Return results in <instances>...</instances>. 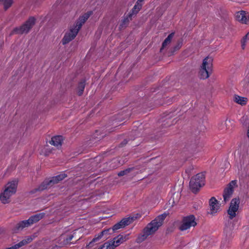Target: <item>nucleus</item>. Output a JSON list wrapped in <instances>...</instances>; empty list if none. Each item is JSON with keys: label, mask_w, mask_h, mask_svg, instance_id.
Masks as SVG:
<instances>
[{"label": "nucleus", "mask_w": 249, "mask_h": 249, "mask_svg": "<svg viewBox=\"0 0 249 249\" xmlns=\"http://www.w3.org/2000/svg\"><path fill=\"white\" fill-rule=\"evenodd\" d=\"M33 240V238L31 237H27L25 239L22 240L20 242L15 245V248L18 249L24 245L30 243Z\"/></svg>", "instance_id": "nucleus-20"}, {"label": "nucleus", "mask_w": 249, "mask_h": 249, "mask_svg": "<svg viewBox=\"0 0 249 249\" xmlns=\"http://www.w3.org/2000/svg\"><path fill=\"white\" fill-rule=\"evenodd\" d=\"M110 230V229H107V230H104V231H102L98 235H96L95 237L92 239V240L89 243L88 246H89V247H92L93 246L92 244L93 243L100 240L104 235L107 234Z\"/></svg>", "instance_id": "nucleus-19"}, {"label": "nucleus", "mask_w": 249, "mask_h": 249, "mask_svg": "<svg viewBox=\"0 0 249 249\" xmlns=\"http://www.w3.org/2000/svg\"><path fill=\"white\" fill-rule=\"evenodd\" d=\"M130 170H131V169L129 168V169H127L126 170L122 171L120 172L119 173H118V175L119 176H124L125 175H126L128 173H129Z\"/></svg>", "instance_id": "nucleus-27"}, {"label": "nucleus", "mask_w": 249, "mask_h": 249, "mask_svg": "<svg viewBox=\"0 0 249 249\" xmlns=\"http://www.w3.org/2000/svg\"><path fill=\"white\" fill-rule=\"evenodd\" d=\"M197 225L195 216L191 214L183 217L179 226V230L184 231L195 227Z\"/></svg>", "instance_id": "nucleus-6"}, {"label": "nucleus", "mask_w": 249, "mask_h": 249, "mask_svg": "<svg viewBox=\"0 0 249 249\" xmlns=\"http://www.w3.org/2000/svg\"><path fill=\"white\" fill-rule=\"evenodd\" d=\"M107 238H108V237H106L105 238V239H107Z\"/></svg>", "instance_id": "nucleus-30"}, {"label": "nucleus", "mask_w": 249, "mask_h": 249, "mask_svg": "<svg viewBox=\"0 0 249 249\" xmlns=\"http://www.w3.org/2000/svg\"><path fill=\"white\" fill-rule=\"evenodd\" d=\"M166 216L167 214L165 213L159 215L149 223L143 229L142 234L138 237L136 240L137 242L141 243L145 240L148 236L154 234L162 225Z\"/></svg>", "instance_id": "nucleus-1"}, {"label": "nucleus", "mask_w": 249, "mask_h": 249, "mask_svg": "<svg viewBox=\"0 0 249 249\" xmlns=\"http://www.w3.org/2000/svg\"><path fill=\"white\" fill-rule=\"evenodd\" d=\"M91 14L92 12L89 11L79 18L76 24L71 27L70 31L65 34L62 40L63 44L68 43L76 36L83 24L85 23Z\"/></svg>", "instance_id": "nucleus-3"}, {"label": "nucleus", "mask_w": 249, "mask_h": 249, "mask_svg": "<svg viewBox=\"0 0 249 249\" xmlns=\"http://www.w3.org/2000/svg\"><path fill=\"white\" fill-rule=\"evenodd\" d=\"M236 19L242 24H249V12L245 11H240L236 13Z\"/></svg>", "instance_id": "nucleus-11"}, {"label": "nucleus", "mask_w": 249, "mask_h": 249, "mask_svg": "<svg viewBox=\"0 0 249 249\" xmlns=\"http://www.w3.org/2000/svg\"><path fill=\"white\" fill-rule=\"evenodd\" d=\"M233 101L236 104L243 106L246 105L247 104L248 99L246 97L240 96L235 94L233 96Z\"/></svg>", "instance_id": "nucleus-17"}, {"label": "nucleus", "mask_w": 249, "mask_h": 249, "mask_svg": "<svg viewBox=\"0 0 249 249\" xmlns=\"http://www.w3.org/2000/svg\"><path fill=\"white\" fill-rule=\"evenodd\" d=\"M128 236L129 234L125 235L124 236L119 235L117 237L114 238L112 240L109 241L111 244V245L113 246V249L120 245L124 241L128 240Z\"/></svg>", "instance_id": "nucleus-12"}, {"label": "nucleus", "mask_w": 249, "mask_h": 249, "mask_svg": "<svg viewBox=\"0 0 249 249\" xmlns=\"http://www.w3.org/2000/svg\"><path fill=\"white\" fill-rule=\"evenodd\" d=\"M236 180H232L227 185V187L224 189L223 193V198L225 202L228 201L233 192V188L236 186Z\"/></svg>", "instance_id": "nucleus-10"}, {"label": "nucleus", "mask_w": 249, "mask_h": 249, "mask_svg": "<svg viewBox=\"0 0 249 249\" xmlns=\"http://www.w3.org/2000/svg\"><path fill=\"white\" fill-rule=\"evenodd\" d=\"M35 23V18L30 17L28 20L19 28H17L14 30V32L18 34L27 33Z\"/></svg>", "instance_id": "nucleus-8"}, {"label": "nucleus", "mask_w": 249, "mask_h": 249, "mask_svg": "<svg viewBox=\"0 0 249 249\" xmlns=\"http://www.w3.org/2000/svg\"><path fill=\"white\" fill-rule=\"evenodd\" d=\"M213 66L212 57L208 56L203 60L199 71V75L201 79H206L210 77L213 71Z\"/></svg>", "instance_id": "nucleus-4"}, {"label": "nucleus", "mask_w": 249, "mask_h": 249, "mask_svg": "<svg viewBox=\"0 0 249 249\" xmlns=\"http://www.w3.org/2000/svg\"><path fill=\"white\" fill-rule=\"evenodd\" d=\"M210 213L212 214L216 213L220 208L219 204L214 197H212L209 201Z\"/></svg>", "instance_id": "nucleus-13"}, {"label": "nucleus", "mask_w": 249, "mask_h": 249, "mask_svg": "<svg viewBox=\"0 0 249 249\" xmlns=\"http://www.w3.org/2000/svg\"><path fill=\"white\" fill-rule=\"evenodd\" d=\"M141 8V5H139L138 3H136L132 10V13L128 15V18H126L124 19L123 24L120 25L121 28L123 27L124 24H125L128 21V18H130L133 15H136L137 13H138Z\"/></svg>", "instance_id": "nucleus-16"}, {"label": "nucleus", "mask_w": 249, "mask_h": 249, "mask_svg": "<svg viewBox=\"0 0 249 249\" xmlns=\"http://www.w3.org/2000/svg\"><path fill=\"white\" fill-rule=\"evenodd\" d=\"M132 220V218L130 217L123 219L119 223L113 226L112 231H115L120 228L124 227L125 226L129 225L131 222Z\"/></svg>", "instance_id": "nucleus-15"}, {"label": "nucleus", "mask_w": 249, "mask_h": 249, "mask_svg": "<svg viewBox=\"0 0 249 249\" xmlns=\"http://www.w3.org/2000/svg\"><path fill=\"white\" fill-rule=\"evenodd\" d=\"M72 238H73V236L72 235L70 236L69 238H67L66 239V242H68L70 241L72 239Z\"/></svg>", "instance_id": "nucleus-29"}, {"label": "nucleus", "mask_w": 249, "mask_h": 249, "mask_svg": "<svg viewBox=\"0 0 249 249\" xmlns=\"http://www.w3.org/2000/svg\"><path fill=\"white\" fill-rule=\"evenodd\" d=\"M63 138L61 136H54L52 138L50 143L54 146L58 147L61 145Z\"/></svg>", "instance_id": "nucleus-18"}, {"label": "nucleus", "mask_w": 249, "mask_h": 249, "mask_svg": "<svg viewBox=\"0 0 249 249\" xmlns=\"http://www.w3.org/2000/svg\"><path fill=\"white\" fill-rule=\"evenodd\" d=\"M18 180L14 179L8 182L0 194V200L3 204H8L11 201V197L17 192Z\"/></svg>", "instance_id": "nucleus-2"}, {"label": "nucleus", "mask_w": 249, "mask_h": 249, "mask_svg": "<svg viewBox=\"0 0 249 249\" xmlns=\"http://www.w3.org/2000/svg\"><path fill=\"white\" fill-rule=\"evenodd\" d=\"M111 245V244L110 242H107L104 243L97 249H113V246H112Z\"/></svg>", "instance_id": "nucleus-26"}, {"label": "nucleus", "mask_w": 249, "mask_h": 249, "mask_svg": "<svg viewBox=\"0 0 249 249\" xmlns=\"http://www.w3.org/2000/svg\"><path fill=\"white\" fill-rule=\"evenodd\" d=\"M1 1H3L4 7L5 9L9 8L13 2V0H1Z\"/></svg>", "instance_id": "nucleus-25"}, {"label": "nucleus", "mask_w": 249, "mask_h": 249, "mask_svg": "<svg viewBox=\"0 0 249 249\" xmlns=\"http://www.w3.org/2000/svg\"><path fill=\"white\" fill-rule=\"evenodd\" d=\"M85 81H82L79 83L78 87V93L79 95H82V94L83 93V90L85 89Z\"/></svg>", "instance_id": "nucleus-24"}, {"label": "nucleus", "mask_w": 249, "mask_h": 249, "mask_svg": "<svg viewBox=\"0 0 249 249\" xmlns=\"http://www.w3.org/2000/svg\"><path fill=\"white\" fill-rule=\"evenodd\" d=\"M30 220L22 221L18 223L16 226L13 228V231L15 232H18L20 231L23 230L24 228L28 227L31 225Z\"/></svg>", "instance_id": "nucleus-14"}, {"label": "nucleus", "mask_w": 249, "mask_h": 249, "mask_svg": "<svg viewBox=\"0 0 249 249\" xmlns=\"http://www.w3.org/2000/svg\"><path fill=\"white\" fill-rule=\"evenodd\" d=\"M44 215V214L43 213H38L31 216L29 219L30 220V222L32 224L42 219Z\"/></svg>", "instance_id": "nucleus-21"}, {"label": "nucleus", "mask_w": 249, "mask_h": 249, "mask_svg": "<svg viewBox=\"0 0 249 249\" xmlns=\"http://www.w3.org/2000/svg\"><path fill=\"white\" fill-rule=\"evenodd\" d=\"M174 34L173 33L170 34L164 40L162 43V47L160 49V51L164 49L167 45L169 44L171 41V39L173 37Z\"/></svg>", "instance_id": "nucleus-22"}, {"label": "nucleus", "mask_w": 249, "mask_h": 249, "mask_svg": "<svg viewBox=\"0 0 249 249\" xmlns=\"http://www.w3.org/2000/svg\"><path fill=\"white\" fill-rule=\"evenodd\" d=\"M239 203L240 201L238 198H234L231 200L230 206L228 210V213L231 219L235 217L236 213L239 208Z\"/></svg>", "instance_id": "nucleus-9"}, {"label": "nucleus", "mask_w": 249, "mask_h": 249, "mask_svg": "<svg viewBox=\"0 0 249 249\" xmlns=\"http://www.w3.org/2000/svg\"><path fill=\"white\" fill-rule=\"evenodd\" d=\"M66 177V175L62 174L55 177H53L50 179H46L38 187L36 190L38 191H42L44 189H46L49 186H52L53 184L63 180Z\"/></svg>", "instance_id": "nucleus-7"}, {"label": "nucleus", "mask_w": 249, "mask_h": 249, "mask_svg": "<svg viewBox=\"0 0 249 249\" xmlns=\"http://www.w3.org/2000/svg\"><path fill=\"white\" fill-rule=\"evenodd\" d=\"M144 0H138L136 2L137 3H138L139 5H141V6L142 7V5L143 4V2L144 1Z\"/></svg>", "instance_id": "nucleus-28"}, {"label": "nucleus", "mask_w": 249, "mask_h": 249, "mask_svg": "<svg viewBox=\"0 0 249 249\" xmlns=\"http://www.w3.org/2000/svg\"><path fill=\"white\" fill-rule=\"evenodd\" d=\"M0 1H1V0H0Z\"/></svg>", "instance_id": "nucleus-31"}, {"label": "nucleus", "mask_w": 249, "mask_h": 249, "mask_svg": "<svg viewBox=\"0 0 249 249\" xmlns=\"http://www.w3.org/2000/svg\"><path fill=\"white\" fill-rule=\"evenodd\" d=\"M205 177L203 174L199 173L193 177L190 181V187L192 192L196 193L204 185Z\"/></svg>", "instance_id": "nucleus-5"}, {"label": "nucleus", "mask_w": 249, "mask_h": 249, "mask_svg": "<svg viewBox=\"0 0 249 249\" xmlns=\"http://www.w3.org/2000/svg\"><path fill=\"white\" fill-rule=\"evenodd\" d=\"M249 40V32L243 37L241 40L242 49L245 50L246 47V43Z\"/></svg>", "instance_id": "nucleus-23"}]
</instances>
